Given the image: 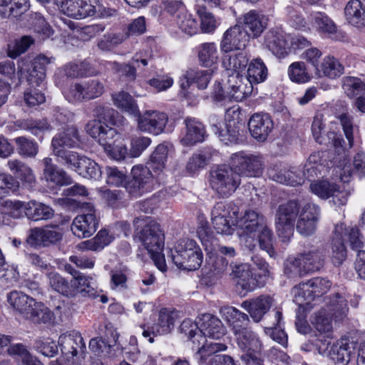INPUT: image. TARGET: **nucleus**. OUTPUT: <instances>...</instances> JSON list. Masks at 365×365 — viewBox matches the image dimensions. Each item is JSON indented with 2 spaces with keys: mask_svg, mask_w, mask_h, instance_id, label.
Masks as SVG:
<instances>
[{
  "mask_svg": "<svg viewBox=\"0 0 365 365\" xmlns=\"http://www.w3.org/2000/svg\"><path fill=\"white\" fill-rule=\"evenodd\" d=\"M267 77V68L261 58H257L249 64L247 76L244 77L252 85L263 82Z\"/></svg>",
  "mask_w": 365,
  "mask_h": 365,
  "instance_id": "49530a36",
  "label": "nucleus"
},
{
  "mask_svg": "<svg viewBox=\"0 0 365 365\" xmlns=\"http://www.w3.org/2000/svg\"><path fill=\"white\" fill-rule=\"evenodd\" d=\"M239 207L233 202H217L212 210V223L217 233L231 235L237 226Z\"/></svg>",
  "mask_w": 365,
  "mask_h": 365,
  "instance_id": "423d86ee",
  "label": "nucleus"
},
{
  "mask_svg": "<svg viewBox=\"0 0 365 365\" xmlns=\"http://www.w3.org/2000/svg\"><path fill=\"white\" fill-rule=\"evenodd\" d=\"M230 165L240 175L247 177H258L262 173L264 163L260 155L240 151L232 154Z\"/></svg>",
  "mask_w": 365,
  "mask_h": 365,
  "instance_id": "6e6552de",
  "label": "nucleus"
},
{
  "mask_svg": "<svg viewBox=\"0 0 365 365\" xmlns=\"http://www.w3.org/2000/svg\"><path fill=\"white\" fill-rule=\"evenodd\" d=\"M216 153V150L211 148H205L197 153L192 154L186 166L187 172L193 174L199 170L204 168Z\"/></svg>",
  "mask_w": 365,
  "mask_h": 365,
  "instance_id": "58836bf2",
  "label": "nucleus"
},
{
  "mask_svg": "<svg viewBox=\"0 0 365 365\" xmlns=\"http://www.w3.org/2000/svg\"><path fill=\"white\" fill-rule=\"evenodd\" d=\"M328 314H331L336 320H342L348 312L346 300L339 294L330 297L327 302Z\"/></svg>",
  "mask_w": 365,
  "mask_h": 365,
  "instance_id": "a18cd8bd",
  "label": "nucleus"
},
{
  "mask_svg": "<svg viewBox=\"0 0 365 365\" xmlns=\"http://www.w3.org/2000/svg\"><path fill=\"white\" fill-rule=\"evenodd\" d=\"M302 264L307 272L314 273L321 270L324 265L325 254L322 249L304 250L298 253Z\"/></svg>",
  "mask_w": 365,
  "mask_h": 365,
  "instance_id": "473e14b6",
  "label": "nucleus"
},
{
  "mask_svg": "<svg viewBox=\"0 0 365 365\" xmlns=\"http://www.w3.org/2000/svg\"><path fill=\"white\" fill-rule=\"evenodd\" d=\"M50 59L43 55L36 56L26 70L27 81L31 87L40 86L46 78V71Z\"/></svg>",
  "mask_w": 365,
  "mask_h": 365,
  "instance_id": "bb28decb",
  "label": "nucleus"
},
{
  "mask_svg": "<svg viewBox=\"0 0 365 365\" xmlns=\"http://www.w3.org/2000/svg\"><path fill=\"white\" fill-rule=\"evenodd\" d=\"M104 90L103 83L94 78L83 83L72 84L66 96L70 102H83L101 96L104 93Z\"/></svg>",
  "mask_w": 365,
  "mask_h": 365,
  "instance_id": "1a4fd4ad",
  "label": "nucleus"
},
{
  "mask_svg": "<svg viewBox=\"0 0 365 365\" xmlns=\"http://www.w3.org/2000/svg\"><path fill=\"white\" fill-rule=\"evenodd\" d=\"M139 240L149 254L160 252L164 247V233L160 225L153 220L143 226Z\"/></svg>",
  "mask_w": 365,
  "mask_h": 365,
  "instance_id": "9b49d317",
  "label": "nucleus"
},
{
  "mask_svg": "<svg viewBox=\"0 0 365 365\" xmlns=\"http://www.w3.org/2000/svg\"><path fill=\"white\" fill-rule=\"evenodd\" d=\"M288 73L290 79L294 82L306 83L311 79L304 62L292 63L289 67Z\"/></svg>",
  "mask_w": 365,
  "mask_h": 365,
  "instance_id": "0e129e2a",
  "label": "nucleus"
},
{
  "mask_svg": "<svg viewBox=\"0 0 365 365\" xmlns=\"http://www.w3.org/2000/svg\"><path fill=\"white\" fill-rule=\"evenodd\" d=\"M81 139L78 129L70 125L56 134L51 140V149L56 160L63 165L66 163L72 162L78 157V153L72 148L81 147Z\"/></svg>",
  "mask_w": 365,
  "mask_h": 365,
  "instance_id": "f03ea898",
  "label": "nucleus"
},
{
  "mask_svg": "<svg viewBox=\"0 0 365 365\" xmlns=\"http://www.w3.org/2000/svg\"><path fill=\"white\" fill-rule=\"evenodd\" d=\"M58 344L63 356L56 361H61L63 364L69 361L71 365H79L85 359L86 346L80 333H64L59 336Z\"/></svg>",
  "mask_w": 365,
  "mask_h": 365,
  "instance_id": "39448f33",
  "label": "nucleus"
},
{
  "mask_svg": "<svg viewBox=\"0 0 365 365\" xmlns=\"http://www.w3.org/2000/svg\"><path fill=\"white\" fill-rule=\"evenodd\" d=\"M348 22L356 27L365 26V7L359 0L349 1L344 9Z\"/></svg>",
  "mask_w": 365,
  "mask_h": 365,
  "instance_id": "e433bc0d",
  "label": "nucleus"
},
{
  "mask_svg": "<svg viewBox=\"0 0 365 365\" xmlns=\"http://www.w3.org/2000/svg\"><path fill=\"white\" fill-rule=\"evenodd\" d=\"M310 289V287H308L307 282L300 283L293 287L292 290L293 301L299 305V309H300L304 304H308L314 299Z\"/></svg>",
  "mask_w": 365,
  "mask_h": 365,
  "instance_id": "bf43d9fd",
  "label": "nucleus"
},
{
  "mask_svg": "<svg viewBox=\"0 0 365 365\" xmlns=\"http://www.w3.org/2000/svg\"><path fill=\"white\" fill-rule=\"evenodd\" d=\"M248 59L242 52L226 53L222 58V65L227 71L232 72L230 75L237 76L247 66Z\"/></svg>",
  "mask_w": 365,
  "mask_h": 365,
  "instance_id": "4c0bfd02",
  "label": "nucleus"
},
{
  "mask_svg": "<svg viewBox=\"0 0 365 365\" xmlns=\"http://www.w3.org/2000/svg\"><path fill=\"white\" fill-rule=\"evenodd\" d=\"M344 67L339 61L333 56H327L324 58L319 68H317L316 74L319 77L327 76L334 78L343 73Z\"/></svg>",
  "mask_w": 365,
  "mask_h": 365,
  "instance_id": "37998d69",
  "label": "nucleus"
},
{
  "mask_svg": "<svg viewBox=\"0 0 365 365\" xmlns=\"http://www.w3.org/2000/svg\"><path fill=\"white\" fill-rule=\"evenodd\" d=\"M111 126H104L96 121H91L86 124V130L92 138L97 139L106 149H108L115 145L114 138L117 136L116 130Z\"/></svg>",
  "mask_w": 365,
  "mask_h": 365,
  "instance_id": "5701e85b",
  "label": "nucleus"
},
{
  "mask_svg": "<svg viewBox=\"0 0 365 365\" xmlns=\"http://www.w3.org/2000/svg\"><path fill=\"white\" fill-rule=\"evenodd\" d=\"M268 19L263 14L251 10L243 16V24L248 36L259 37L267 28Z\"/></svg>",
  "mask_w": 365,
  "mask_h": 365,
  "instance_id": "c85d7f7f",
  "label": "nucleus"
},
{
  "mask_svg": "<svg viewBox=\"0 0 365 365\" xmlns=\"http://www.w3.org/2000/svg\"><path fill=\"white\" fill-rule=\"evenodd\" d=\"M68 168L74 170L79 175L84 178L98 180L101 176L99 165L91 158L78 153V157L72 162L64 165Z\"/></svg>",
  "mask_w": 365,
  "mask_h": 365,
  "instance_id": "aec40b11",
  "label": "nucleus"
},
{
  "mask_svg": "<svg viewBox=\"0 0 365 365\" xmlns=\"http://www.w3.org/2000/svg\"><path fill=\"white\" fill-rule=\"evenodd\" d=\"M230 275L237 279V286L245 292L253 291L257 287H263L262 280H258L257 276L253 274L248 264H230Z\"/></svg>",
  "mask_w": 365,
  "mask_h": 365,
  "instance_id": "dca6fc26",
  "label": "nucleus"
},
{
  "mask_svg": "<svg viewBox=\"0 0 365 365\" xmlns=\"http://www.w3.org/2000/svg\"><path fill=\"white\" fill-rule=\"evenodd\" d=\"M264 45L274 56L284 58L288 55L289 47L284 35L278 31H269L264 36Z\"/></svg>",
  "mask_w": 365,
  "mask_h": 365,
  "instance_id": "2f4dec72",
  "label": "nucleus"
},
{
  "mask_svg": "<svg viewBox=\"0 0 365 365\" xmlns=\"http://www.w3.org/2000/svg\"><path fill=\"white\" fill-rule=\"evenodd\" d=\"M346 257V250L339 233H336L331 241V260L335 266L341 265Z\"/></svg>",
  "mask_w": 365,
  "mask_h": 365,
  "instance_id": "4d7b16f0",
  "label": "nucleus"
},
{
  "mask_svg": "<svg viewBox=\"0 0 365 365\" xmlns=\"http://www.w3.org/2000/svg\"><path fill=\"white\" fill-rule=\"evenodd\" d=\"M210 182L220 197H227L240 186L241 178L233 166L222 165L211 170Z\"/></svg>",
  "mask_w": 365,
  "mask_h": 365,
  "instance_id": "7ed1b4c3",
  "label": "nucleus"
},
{
  "mask_svg": "<svg viewBox=\"0 0 365 365\" xmlns=\"http://www.w3.org/2000/svg\"><path fill=\"white\" fill-rule=\"evenodd\" d=\"M53 213L51 207L43 203L31 201L25 205V215L34 221L51 219Z\"/></svg>",
  "mask_w": 365,
  "mask_h": 365,
  "instance_id": "79ce46f5",
  "label": "nucleus"
},
{
  "mask_svg": "<svg viewBox=\"0 0 365 365\" xmlns=\"http://www.w3.org/2000/svg\"><path fill=\"white\" fill-rule=\"evenodd\" d=\"M343 88L349 98H354L365 92V83L358 78L346 77L344 80Z\"/></svg>",
  "mask_w": 365,
  "mask_h": 365,
  "instance_id": "338daca9",
  "label": "nucleus"
},
{
  "mask_svg": "<svg viewBox=\"0 0 365 365\" xmlns=\"http://www.w3.org/2000/svg\"><path fill=\"white\" fill-rule=\"evenodd\" d=\"M185 132L181 139L184 145L190 146L197 143L202 142L206 136V131L204 125L192 118H186L184 120Z\"/></svg>",
  "mask_w": 365,
  "mask_h": 365,
  "instance_id": "393cba45",
  "label": "nucleus"
},
{
  "mask_svg": "<svg viewBox=\"0 0 365 365\" xmlns=\"http://www.w3.org/2000/svg\"><path fill=\"white\" fill-rule=\"evenodd\" d=\"M83 209L85 213L76 217L71 227L73 234L79 238L91 237L98 225L93 206L91 203H85Z\"/></svg>",
  "mask_w": 365,
  "mask_h": 365,
  "instance_id": "9d476101",
  "label": "nucleus"
},
{
  "mask_svg": "<svg viewBox=\"0 0 365 365\" xmlns=\"http://www.w3.org/2000/svg\"><path fill=\"white\" fill-rule=\"evenodd\" d=\"M205 267V274L209 277H213L215 279L221 278L227 273L229 262L223 256L219 255L207 254Z\"/></svg>",
  "mask_w": 365,
  "mask_h": 365,
  "instance_id": "f704fd0d",
  "label": "nucleus"
},
{
  "mask_svg": "<svg viewBox=\"0 0 365 365\" xmlns=\"http://www.w3.org/2000/svg\"><path fill=\"white\" fill-rule=\"evenodd\" d=\"M113 104L122 111L133 116L138 115L139 108L133 96L125 91H120L112 95Z\"/></svg>",
  "mask_w": 365,
  "mask_h": 365,
  "instance_id": "a19ab883",
  "label": "nucleus"
},
{
  "mask_svg": "<svg viewBox=\"0 0 365 365\" xmlns=\"http://www.w3.org/2000/svg\"><path fill=\"white\" fill-rule=\"evenodd\" d=\"M180 331L187 336L188 339L196 344L198 346L205 344V337L202 335L200 328L197 324L192 322L190 319H186L182 321L180 326Z\"/></svg>",
  "mask_w": 365,
  "mask_h": 365,
  "instance_id": "8fccbe9b",
  "label": "nucleus"
},
{
  "mask_svg": "<svg viewBox=\"0 0 365 365\" xmlns=\"http://www.w3.org/2000/svg\"><path fill=\"white\" fill-rule=\"evenodd\" d=\"M265 225L264 217L252 210H247L242 217L237 219V227L244 232L254 235Z\"/></svg>",
  "mask_w": 365,
  "mask_h": 365,
  "instance_id": "c756f323",
  "label": "nucleus"
},
{
  "mask_svg": "<svg viewBox=\"0 0 365 365\" xmlns=\"http://www.w3.org/2000/svg\"><path fill=\"white\" fill-rule=\"evenodd\" d=\"M26 203L19 200H5L0 202L1 212L13 218H20L25 212Z\"/></svg>",
  "mask_w": 365,
  "mask_h": 365,
  "instance_id": "e2e57ef3",
  "label": "nucleus"
},
{
  "mask_svg": "<svg viewBox=\"0 0 365 365\" xmlns=\"http://www.w3.org/2000/svg\"><path fill=\"white\" fill-rule=\"evenodd\" d=\"M34 43V39L31 36H24L21 38L15 40L14 43L8 45L7 55L11 58H16L25 53Z\"/></svg>",
  "mask_w": 365,
  "mask_h": 365,
  "instance_id": "13d9d810",
  "label": "nucleus"
},
{
  "mask_svg": "<svg viewBox=\"0 0 365 365\" xmlns=\"http://www.w3.org/2000/svg\"><path fill=\"white\" fill-rule=\"evenodd\" d=\"M169 151L170 148L168 145L159 144L150 155L148 163L149 168H151L155 173L162 172L165 168Z\"/></svg>",
  "mask_w": 365,
  "mask_h": 365,
  "instance_id": "c03bdc74",
  "label": "nucleus"
},
{
  "mask_svg": "<svg viewBox=\"0 0 365 365\" xmlns=\"http://www.w3.org/2000/svg\"><path fill=\"white\" fill-rule=\"evenodd\" d=\"M47 277L52 289L66 297L73 298L78 294L88 297L96 295L95 289L91 283L82 284L77 279L68 280L54 272H48Z\"/></svg>",
  "mask_w": 365,
  "mask_h": 365,
  "instance_id": "0eeeda50",
  "label": "nucleus"
},
{
  "mask_svg": "<svg viewBox=\"0 0 365 365\" xmlns=\"http://www.w3.org/2000/svg\"><path fill=\"white\" fill-rule=\"evenodd\" d=\"M227 346L222 343H210L202 345L196 353L200 365H223L227 355L214 354L224 351Z\"/></svg>",
  "mask_w": 365,
  "mask_h": 365,
  "instance_id": "4be33fe9",
  "label": "nucleus"
},
{
  "mask_svg": "<svg viewBox=\"0 0 365 365\" xmlns=\"http://www.w3.org/2000/svg\"><path fill=\"white\" fill-rule=\"evenodd\" d=\"M239 348L245 353H258L262 344L257 335L250 329L235 335Z\"/></svg>",
  "mask_w": 365,
  "mask_h": 365,
  "instance_id": "c9c22d12",
  "label": "nucleus"
},
{
  "mask_svg": "<svg viewBox=\"0 0 365 365\" xmlns=\"http://www.w3.org/2000/svg\"><path fill=\"white\" fill-rule=\"evenodd\" d=\"M43 165V175L46 180L56 185H66L72 182V179L62 169H57L51 158H45L42 160Z\"/></svg>",
  "mask_w": 365,
  "mask_h": 365,
  "instance_id": "72a5a7b5",
  "label": "nucleus"
},
{
  "mask_svg": "<svg viewBox=\"0 0 365 365\" xmlns=\"http://www.w3.org/2000/svg\"><path fill=\"white\" fill-rule=\"evenodd\" d=\"M220 313L230 323V327L234 335L239 332L248 329L250 318L245 313L240 312L233 307H223L220 309Z\"/></svg>",
  "mask_w": 365,
  "mask_h": 365,
  "instance_id": "7c9ffc66",
  "label": "nucleus"
},
{
  "mask_svg": "<svg viewBox=\"0 0 365 365\" xmlns=\"http://www.w3.org/2000/svg\"><path fill=\"white\" fill-rule=\"evenodd\" d=\"M96 0H56L60 10L74 19H83L96 13Z\"/></svg>",
  "mask_w": 365,
  "mask_h": 365,
  "instance_id": "4468645a",
  "label": "nucleus"
},
{
  "mask_svg": "<svg viewBox=\"0 0 365 365\" xmlns=\"http://www.w3.org/2000/svg\"><path fill=\"white\" fill-rule=\"evenodd\" d=\"M284 274L289 278H298L307 274L298 254L294 257L286 259L284 263Z\"/></svg>",
  "mask_w": 365,
  "mask_h": 365,
  "instance_id": "603ef678",
  "label": "nucleus"
},
{
  "mask_svg": "<svg viewBox=\"0 0 365 365\" xmlns=\"http://www.w3.org/2000/svg\"><path fill=\"white\" fill-rule=\"evenodd\" d=\"M175 313L166 309L160 311L158 322L156 324V331L159 334H166L173 329L175 322Z\"/></svg>",
  "mask_w": 365,
  "mask_h": 365,
  "instance_id": "6e6d98bb",
  "label": "nucleus"
},
{
  "mask_svg": "<svg viewBox=\"0 0 365 365\" xmlns=\"http://www.w3.org/2000/svg\"><path fill=\"white\" fill-rule=\"evenodd\" d=\"M7 166L10 171L20 180L28 183H32L35 181V175L33 170L21 160L11 159L8 160Z\"/></svg>",
  "mask_w": 365,
  "mask_h": 365,
  "instance_id": "de8ad7c7",
  "label": "nucleus"
},
{
  "mask_svg": "<svg viewBox=\"0 0 365 365\" xmlns=\"http://www.w3.org/2000/svg\"><path fill=\"white\" fill-rule=\"evenodd\" d=\"M197 14L200 19V29L202 33H212L219 23L215 16L204 6H199Z\"/></svg>",
  "mask_w": 365,
  "mask_h": 365,
  "instance_id": "5fc2aeb1",
  "label": "nucleus"
},
{
  "mask_svg": "<svg viewBox=\"0 0 365 365\" xmlns=\"http://www.w3.org/2000/svg\"><path fill=\"white\" fill-rule=\"evenodd\" d=\"M313 25L324 34H331L336 32V26L326 14L318 12L312 15Z\"/></svg>",
  "mask_w": 365,
  "mask_h": 365,
  "instance_id": "69168bd1",
  "label": "nucleus"
},
{
  "mask_svg": "<svg viewBox=\"0 0 365 365\" xmlns=\"http://www.w3.org/2000/svg\"><path fill=\"white\" fill-rule=\"evenodd\" d=\"M177 24L182 32L190 36L196 34L198 29L197 20L187 13L178 15Z\"/></svg>",
  "mask_w": 365,
  "mask_h": 365,
  "instance_id": "774afa93",
  "label": "nucleus"
},
{
  "mask_svg": "<svg viewBox=\"0 0 365 365\" xmlns=\"http://www.w3.org/2000/svg\"><path fill=\"white\" fill-rule=\"evenodd\" d=\"M357 342L352 338L342 337L334 343L329 351V357L336 364L346 365L355 354Z\"/></svg>",
  "mask_w": 365,
  "mask_h": 365,
  "instance_id": "f3484780",
  "label": "nucleus"
},
{
  "mask_svg": "<svg viewBox=\"0 0 365 365\" xmlns=\"http://www.w3.org/2000/svg\"><path fill=\"white\" fill-rule=\"evenodd\" d=\"M299 205L297 200H289L278 207L276 213V220L294 223L299 214Z\"/></svg>",
  "mask_w": 365,
  "mask_h": 365,
  "instance_id": "09e8293b",
  "label": "nucleus"
},
{
  "mask_svg": "<svg viewBox=\"0 0 365 365\" xmlns=\"http://www.w3.org/2000/svg\"><path fill=\"white\" fill-rule=\"evenodd\" d=\"M200 62L205 67H211L218 61V51L214 43H205L199 47Z\"/></svg>",
  "mask_w": 365,
  "mask_h": 365,
  "instance_id": "3c124183",
  "label": "nucleus"
},
{
  "mask_svg": "<svg viewBox=\"0 0 365 365\" xmlns=\"http://www.w3.org/2000/svg\"><path fill=\"white\" fill-rule=\"evenodd\" d=\"M200 321V331L205 337V343L206 337L220 339L225 334L226 329L217 317L211 314H204L202 315Z\"/></svg>",
  "mask_w": 365,
  "mask_h": 365,
  "instance_id": "a878e982",
  "label": "nucleus"
},
{
  "mask_svg": "<svg viewBox=\"0 0 365 365\" xmlns=\"http://www.w3.org/2000/svg\"><path fill=\"white\" fill-rule=\"evenodd\" d=\"M6 298L9 305L16 312L34 324H47L53 319V312L44 304L21 292H10Z\"/></svg>",
  "mask_w": 365,
  "mask_h": 365,
  "instance_id": "f257e3e1",
  "label": "nucleus"
},
{
  "mask_svg": "<svg viewBox=\"0 0 365 365\" xmlns=\"http://www.w3.org/2000/svg\"><path fill=\"white\" fill-rule=\"evenodd\" d=\"M247 31L240 25L236 24L229 28L223 34L220 42L222 51L229 53L235 50H240L245 47L247 41Z\"/></svg>",
  "mask_w": 365,
  "mask_h": 365,
  "instance_id": "a211bd4d",
  "label": "nucleus"
},
{
  "mask_svg": "<svg viewBox=\"0 0 365 365\" xmlns=\"http://www.w3.org/2000/svg\"><path fill=\"white\" fill-rule=\"evenodd\" d=\"M268 175L269 178L282 184L296 186L304 183L302 172L296 167L276 165L268 170Z\"/></svg>",
  "mask_w": 365,
  "mask_h": 365,
  "instance_id": "6ab92c4d",
  "label": "nucleus"
},
{
  "mask_svg": "<svg viewBox=\"0 0 365 365\" xmlns=\"http://www.w3.org/2000/svg\"><path fill=\"white\" fill-rule=\"evenodd\" d=\"M273 121L267 113H255L249 120L248 127L252 136L260 142L267 140L273 130Z\"/></svg>",
  "mask_w": 365,
  "mask_h": 365,
  "instance_id": "412c9836",
  "label": "nucleus"
},
{
  "mask_svg": "<svg viewBox=\"0 0 365 365\" xmlns=\"http://www.w3.org/2000/svg\"><path fill=\"white\" fill-rule=\"evenodd\" d=\"M131 178L125 183L126 191L133 197L140 196L153 180V174L150 168L138 165L131 170Z\"/></svg>",
  "mask_w": 365,
  "mask_h": 365,
  "instance_id": "f8f14e48",
  "label": "nucleus"
},
{
  "mask_svg": "<svg viewBox=\"0 0 365 365\" xmlns=\"http://www.w3.org/2000/svg\"><path fill=\"white\" fill-rule=\"evenodd\" d=\"M202 252L196 242L190 239L180 240L172 252V259L180 269L192 271L202 263Z\"/></svg>",
  "mask_w": 365,
  "mask_h": 365,
  "instance_id": "20e7f679",
  "label": "nucleus"
},
{
  "mask_svg": "<svg viewBox=\"0 0 365 365\" xmlns=\"http://www.w3.org/2000/svg\"><path fill=\"white\" fill-rule=\"evenodd\" d=\"M273 300L268 295H260L256 298L244 301L241 307L245 309L255 322H259L269 310Z\"/></svg>",
  "mask_w": 365,
  "mask_h": 365,
  "instance_id": "b1692460",
  "label": "nucleus"
},
{
  "mask_svg": "<svg viewBox=\"0 0 365 365\" xmlns=\"http://www.w3.org/2000/svg\"><path fill=\"white\" fill-rule=\"evenodd\" d=\"M312 323L320 333H329L332 330L331 318L324 308L314 314Z\"/></svg>",
  "mask_w": 365,
  "mask_h": 365,
  "instance_id": "680f3d73",
  "label": "nucleus"
},
{
  "mask_svg": "<svg viewBox=\"0 0 365 365\" xmlns=\"http://www.w3.org/2000/svg\"><path fill=\"white\" fill-rule=\"evenodd\" d=\"M18 153L26 158H35L38 152L36 142L25 137H18L14 139Z\"/></svg>",
  "mask_w": 365,
  "mask_h": 365,
  "instance_id": "864d4df0",
  "label": "nucleus"
},
{
  "mask_svg": "<svg viewBox=\"0 0 365 365\" xmlns=\"http://www.w3.org/2000/svg\"><path fill=\"white\" fill-rule=\"evenodd\" d=\"M93 121L104 126L118 125L120 123L119 113L108 105H98L93 110Z\"/></svg>",
  "mask_w": 365,
  "mask_h": 365,
  "instance_id": "ea45409f",
  "label": "nucleus"
},
{
  "mask_svg": "<svg viewBox=\"0 0 365 365\" xmlns=\"http://www.w3.org/2000/svg\"><path fill=\"white\" fill-rule=\"evenodd\" d=\"M256 235L260 249L266 251L271 257H274L276 253L273 248V234L267 225L256 232Z\"/></svg>",
  "mask_w": 365,
  "mask_h": 365,
  "instance_id": "052dcab7",
  "label": "nucleus"
},
{
  "mask_svg": "<svg viewBox=\"0 0 365 365\" xmlns=\"http://www.w3.org/2000/svg\"><path fill=\"white\" fill-rule=\"evenodd\" d=\"M228 83L230 90L227 97L235 101H242L252 92V84L240 75H230Z\"/></svg>",
  "mask_w": 365,
  "mask_h": 365,
  "instance_id": "cd10ccee",
  "label": "nucleus"
},
{
  "mask_svg": "<svg viewBox=\"0 0 365 365\" xmlns=\"http://www.w3.org/2000/svg\"><path fill=\"white\" fill-rule=\"evenodd\" d=\"M197 233L207 254H211L213 251L217 250L220 254V256H226L230 258L236 256L237 252L233 247L217 244V241L207 222H200V225L197 230Z\"/></svg>",
  "mask_w": 365,
  "mask_h": 365,
  "instance_id": "2eb2a0df",
  "label": "nucleus"
},
{
  "mask_svg": "<svg viewBox=\"0 0 365 365\" xmlns=\"http://www.w3.org/2000/svg\"><path fill=\"white\" fill-rule=\"evenodd\" d=\"M135 118L138 122V128L141 131L156 135L163 132L168 120L165 113L155 110H147L142 115L139 111L138 115Z\"/></svg>",
  "mask_w": 365,
  "mask_h": 365,
  "instance_id": "ddd939ff",
  "label": "nucleus"
}]
</instances>
